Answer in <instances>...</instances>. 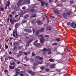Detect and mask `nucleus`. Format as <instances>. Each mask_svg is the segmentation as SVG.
Instances as JSON below:
<instances>
[{
    "instance_id": "16",
    "label": "nucleus",
    "mask_w": 76,
    "mask_h": 76,
    "mask_svg": "<svg viewBox=\"0 0 76 76\" xmlns=\"http://www.w3.org/2000/svg\"><path fill=\"white\" fill-rule=\"evenodd\" d=\"M21 2V1H19V2L17 3V6H22L21 4L20 3Z\"/></svg>"
},
{
    "instance_id": "42",
    "label": "nucleus",
    "mask_w": 76,
    "mask_h": 76,
    "mask_svg": "<svg viewBox=\"0 0 76 76\" xmlns=\"http://www.w3.org/2000/svg\"><path fill=\"white\" fill-rule=\"evenodd\" d=\"M49 65H50V64L47 63V64H46L45 66H46V67H48Z\"/></svg>"
},
{
    "instance_id": "54",
    "label": "nucleus",
    "mask_w": 76,
    "mask_h": 76,
    "mask_svg": "<svg viewBox=\"0 0 76 76\" xmlns=\"http://www.w3.org/2000/svg\"><path fill=\"white\" fill-rule=\"evenodd\" d=\"M23 53L25 56H27L28 55V53L27 52H23Z\"/></svg>"
},
{
    "instance_id": "38",
    "label": "nucleus",
    "mask_w": 76,
    "mask_h": 76,
    "mask_svg": "<svg viewBox=\"0 0 76 76\" xmlns=\"http://www.w3.org/2000/svg\"><path fill=\"white\" fill-rule=\"evenodd\" d=\"M27 22V20H24L22 21V23H26Z\"/></svg>"
},
{
    "instance_id": "13",
    "label": "nucleus",
    "mask_w": 76,
    "mask_h": 76,
    "mask_svg": "<svg viewBox=\"0 0 76 76\" xmlns=\"http://www.w3.org/2000/svg\"><path fill=\"white\" fill-rule=\"evenodd\" d=\"M54 13L56 14V15H58V14L59 13V12L58 11V10H55L54 11Z\"/></svg>"
},
{
    "instance_id": "50",
    "label": "nucleus",
    "mask_w": 76,
    "mask_h": 76,
    "mask_svg": "<svg viewBox=\"0 0 76 76\" xmlns=\"http://www.w3.org/2000/svg\"><path fill=\"white\" fill-rule=\"evenodd\" d=\"M19 1H21V2L20 3L21 4V5H23V2H22V1H23V0H20Z\"/></svg>"
},
{
    "instance_id": "39",
    "label": "nucleus",
    "mask_w": 76,
    "mask_h": 76,
    "mask_svg": "<svg viewBox=\"0 0 76 76\" xmlns=\"http://www.w3.org/2000/svg\"><path fill=\"white\" fill-rule=\"evenodd\" d=\"M29 17V15L27 14L24 16V18H27Z\"/></svg>"
},
{
    "instance_id": "46",
    "label": "nucleus",
    "mask_w": 76,
    "mask_h": 76,
    "mask_svg": "<svg viewBox=\"0 0 76 76\" xmlns=\"http://www.w3.org/2000/svg\"><path fill=\"white\" fill-rule=\"evenodd\" d=\"M66 50L68 52H71V51H72V50H70L69 49H66Z\"/></svg>"
},
{
    "instance_id": "8",
    "label": "nucleus",
    "mask_w": 76,
    "mask_h": 76,
    "mask_svg": "<svg viewBox=\"0 0 76 76\" xmlns=\"http://www.w3.org/2000/svg\"><path fill=\"white\" fill-rule=\"evenodd\" d=\"M40 3H41V5L42 6H43L44 5H45L46 6H48V3L45 2L41 1Z\"/></svg>"
},
{
    "instance_id": "47",
    "label": "nucleus",
    "mask_w": 76,
    "mask_h": 76,
    "mask_svg": "<svg viewBox=\"0 0 76 76\" xmlns=\"http://www.w3.org/2000/svg\"><path fill=\"white\" fill-rule=\"evenodd\" d=\"M57 45V43L55 42V43H53L52 45Z\"/></svg>"
},
{
    "instance_id": "24",
    "label": "nucleus",
    "mask_w": 76,
    "mask_h": 76,
    "mask_svg": "<svg viewBox=\"0 0 76 76\" xmlns=\"http://www.w3.org/2000/svg\"><path fill=\"white\" fill-rule=\"evenodd\" d=\"M49 61H50V62H54V59L53 58H50L49 60Z\"/></svg>"
},
{
    "instance_id": "43",
    "label": "nucleus",
    "mask_w": 76,
    "mask_h": 76,
    "mask_svg": "<svg viewBox=\"0 0 76 76\" xmlns=\"http://www.w3.org/2000/svg\"><path fill=\"white\" fill-rule=\"evenodd\" d=\"M45 67L44 66H43L40 68V69H41V70H44L45 69Z\"/></svg>"
},
{
    "instance_id": "33",
    "label": "nucleus",
    "mask_w": 76,
    "mask_h": 76,
    "mask_svg": "<svg viewBox=\"0 0 76 76\" xmlns=\"http://www.w3.org/2000/svg\"><path fill=\"white\" fill-rule=\"evenodd\" d=\"M16 48H17V46H16V45L14 46L13 47L14 51H15V50H16Z\"/></svg>"
},
{
    "instance_id": "15",
    "label": "nucleus",
    "mask_w": 76,
    "mask_h": 76,
    "mask_svg": "<svg viewBox=\"0 0 76 76\" xmlns=\"http://www.w3.org/2000/svg\"><path fill=\"white\" fill-rule=\"evenodd\" d=\"M38 64V60L35 61V63L34 64V66H37Z\"/></svg>"
},
{
    "instance_id": "30",
    "label": "nucleus",
    "mask_w": 76,
    "mask_h": 76,
    "mask_svg": "<svg viewBox=\"0 0 76 76\" xmlns=\"http://www.w3.org/2000/svg\"><path fill=\"white\" fill-rule=\"evenodd\" d=\"M35 34L36 36H38V30H37V31L35 33Z\"/></svg>"
},
{
    "instance_id": "6",
    "label": "nucleus",
    "mask_w": 76,
    "mask_h": 76,
    "mask_svg": "<svg viewBox=\"0 0 76 76\" xmlns=\"http://www.w3.org/2000/svg\"><path fill=\"white\" fill-rule=\"evenodd\" d=\"M40 42L41 44H43L45 42V38H41L40 39Z\"/></svg>"
},
{
    "instance_id": "2",
    "label": "nucleus",
    "mask_w": 76,
    "mask_h": 76,
    "mask_svg": "<svg viewBox=\"0 0 76 76\" xmlns=\"http://www.w3.org/2000/svg\"><path fill=\"white\" fill-rule=\"evenodd\" d=\"M19 21V20H15V18L13 19L12 18H11L10 20V23L11 25H13L15 23V22H18Z\"/></svg>"
},
{
    "instance_id": "40",
    "label": "nucleus",
    "mask_w": 76,
    "mask_h": 76,
    "mask_svg": "<svg viewBox=\"0 0 76 76\" xmlns=\"http://www.w3.org/2000/svg\"><path fill=\"white\" fill-rule=\"evenodd\" d=\"M4 73H6V72L7 73H9V71L7 69H5L4 71Z\"/></svg>"
},
{
    "instance_id": "62",
    "label": "nucleus",
    "mask_w": 76,
    "mask_h": 76,
    "mask_svg": "<svg viewBox=\"0 0 76 76\" xmlns=\"http://www.w3.org/2000/svg\"><path fill=\"white\" fill-rule=\"evenodd\" d=\"M9 16L10 18H12V17H13V15L12 14H10V15H9Z\"/></svg>"
},
{
    "instance_id": "1",
    "label": "nucleus",
    "mask_w": 76,
    "mask_h": 76,
    "mask_svg": "<svg viewBox=\"0 0 76 76\" xmlns=\"http://www.w3.org/2000/svg\"><path fill=\"white\" fill-rule=\"evenodd\" d=\"M18 25H19V23H16L15 25V30L13 31V37L15 38H18V34L17 33V29L18 28Z\"/></svg>"
},
{
    "instance_id": "53",
    "label": "nucleus",
    "mask_w": 76,
    "mask_h": 76,
    "mask_svg": "<svg viewBox=\"0 0 76 76\" xmlns=\"http://www.w3.org/2000/svg\"><path fill=\"white\" fill-rule=\"evenodd\" d=\"M23 46H20L19 47V50H21L22 48H23Z\"/></svg>"
},
{
    "instance_id": "23",
    "label": "nucleus",
    "mask_w": 76,
    "mask_h": 76,
    "mask_svg": "<svg viewBox=\"0 0 76 76\" xmlns=\"http://www.w3.org/2000/svg\"><path fill=\"white\" fill-rule=\"evenodd\" d=\"M33 40V39H29L28 41L27 42V43H28V44H30V43Z\"/></svg>"
},
{
    "instance_id": "58",
    "label": "nucleus",
    "mask_w": 76,
    "mask_h": 76,
    "mask_svg": "<svg viewBox=\"0 0 76 76\" xmlns=\"http://www.w3.org/2000/svg\"><path fill=\"white\" fill-rule=\"evenodd\" d=\"M29 43L27 42V44L26 45V47H29Z\"/></svg>"
},
{
    "instance_id": "32",
    "label": "nucleus",
    "mask_w": 76,
    "mask_h": 76,
    "mask_svg": "<svg viewBox=\"0 0 76 76\" xmlns=\"http://www.w3.org/2000/svg\"><path fill=\"white\" fill-rule=\"evenodd\" d=\"M42 63H43L42 61H38V64H42Z\"/></svg>"
},
{
    "instance_id": "29",
    "label": "nucleus",
    "mask_w": 76,
    "mask_h": 76,
    "mask_svg": "<svg viewBox=\"0 0 76 76\" xmlns=\"http://www.w3.org/2000/svg\"><path fill=\"white\" fill-rule=\"evenodd\" d=\"M43 59L42 57H39V56H38V60H42Z\"/></svg>"
},
{
    "instance_id": "35",
    "label": "nucleus",
    "mask_w": 76,
    "mask_h": 76,
    "mask_svg": "<svg viewBox=\"0 0 76 76\" xmlns=\"http://www.w3.org/2000/svg\"><path fill=\"white\" fill-rule=\"evenodd\" d=\"M24 59L26 61H28V60H29V59H28V57H27V56H26L24 58Z\"/></svg>"
},
{
    "instance_id": "4",
    "label": "nucleus",
    "mask_w": 76,
    "mask_h": 76,
    "mask_svg": "<svg viewBox=\"0 0 76 76\" xmlns=\"http://www.w3.org/2000/svg\"><path fill=\"white\" fill-rule=\"evenodd\" d=\"M15 70L16 72V75H14V76H18V75H19V73H20L19 71H20V69L18 68H17L15 69Z\"/></svg>"
},
{
    "instance_id": "7",
    "label": "nucleus",
    "mask_w": 76,
    "mask_h": 76,
    "mask_svg": "<svg viewBox=\"0 0 76 76\" xmlns=\"http://www.w3.org/2000/svg\"><path fill=\"white\" fill-rule=\"evenodd\" d=\"M70 26L72 27V28H75V29H76V24H75L74 22H72Z\"/></svg>"
},
{
    "instance_id": "25",
    "label": "nucleus",
    "mask_w": 76,
    "mask_h": 76,
    "mask_svg": "<svg viewBox=\"0 0 76 76\" xmlns=\"http://www.w3.org/2000/svg\"><path fill=\"white\" fill-rule=\"evenodd\" d=\"M44 31V28H42L41 30H40V32H43Z\"/></svg>"
},
{
    "instance_id": "19",
    "label": "nucleus",
    "mask_w": 76,
    "mask_h": 76,
    "mask_svg": "<svg viewBox=\"0 0 76 76\" xmlns=\"http://www.w3.org/2000/svg\"><path fill=\"white\" fill-rule=\"evenodd\" d=\"M8 58H9V59H12V60H13L15 61V62L16 61V60L13 58L12 57L9 56Z\"/></svg>"
},
{
    "instance_id": "12",
    "label": "nucleus",
    "mask_w": 76,
    "mask_h": 76,
    "mask_svg": "<svg viewBox=\"0 0 76 76\" xmlns=\"http://www.w3.org/2000/svg\"><path fill=\"white\" fill-rule=\"evenodd\" d=\"M62 15L64 17V18L67 19V14L66 13H64L62 14Z\"/></svg>"
},
{
    "instance_id": "10",
    "label": "nucleus",
    "mask_w": 76,
    "mask_h": 76,
    "mask_svg": "<svg viewBox=\"0 0 76 76\" xmlns=\"http://www.w3.org/2000/svg\"><path fill=\"white\" fill-rule=\"evenodd\" d=\"M38 41V40H35L33 43L34 45H35L36 47H38V43H37Z\"/></svg>"
},
{
    "instance_id": "11",
    "label": "nucleus",
    "mask_w": 76,
    "mask_h": 76,
    "mask_svg": "<svg viewBox=\"0 0 76 76\" xmlns=\"http://www.w3.org/2000/svg\"><path fill=\"white\" fill-rule=\"evenodd\" d=\"M10 65L13 66H16V64L15 63V61H12V63H10Z\"/></svg>"
},
{
    "instance_id": "3",
    "label": "nucleus",
    "mask_w": 76,
    "mask_h": 76,
    "mask_svg": "<svg viewBox=\"0 0 76 76\" xmlns=\"http://www.w3.org/2000/svg\"><path fill=\"white\" fill-rule=\"evenodd\" d=\"M42 50L43 51H45L46 52H47V51H48V54H50L51 53V50L49 49H47L46 48H43Z\"/></svg>"
},
{
    "instance_id": "45",
    "label": "nucleus",
    "mask_w": 76,
    "mask_h": 76,
    "mask_svg": "<svg viewBox=\"0 0 76 76\" xmlns=\"http://www.w3.org/2000/svg\"><path fill=\"white\" fill-rule=\"evenodd\" d=\"M50 69L49 68H46L45 69V72H47V71H50Z\"/></svg>"
},
{
    "instance_id": "41",
    "label": "nucleus",
    "mask_w": 76,
    "mask_h": 76,
    "mask_svg": "<svg viewBox=\"0 0 76 76\" xmlns=\"http://www.w3.org/2000/svg\"><path fill=\"white\" fill-rule=\"evenodd\" d=\"M7 4L8 7H9V5H10V1H7Z\"/></svg>"
},
{
    "instance_id": "59",
    "label": "nucleus",
    "mask_w": 76,
    "mask_h": 76,
    "mask_svg": "<svg viewBox=\"0 0 76 76\" xmlns=\"http://www.w3.org/2000/svg\"><path fill=\"white\" fill-rule=\"evenodd\" d=\"M27 3L28 4H30V1L28 0H27Z\"/></svg>"
},
{
    "instance_id": "34",
    "label": "nucleus",
    "mask_w": 76,
    "mask_h": 76,
    "mask_svg": "<svg viewBox=\"0 0 76 76\" xmlns=\"http://www.w3.org/2000/svg\"><path fill=\"white\" fill-rule=\"evenodd\" d=\"M35 54L34 53V52H33L31 53V56L32 57H34V56H35Z\"/></svg>"
},
{
    "instance_id": "64",
    "label": "nucleus",
    "mask_w": 76,
    "mask_h": 76,
    "mask_svg": "<svg viewBox=\"0 0 76 76\" xmlns=\"http://www.w3.org/2000/svg\"><path fill=\"white\" fill-rule=\"evenodd\" d=\"M5 61L6 60H8V58L7 57H6L5 58Z\"/></svg>"
},
{
    "instance_id": "20",
    "label": "nucleus",
    "mask_w": 76,
    "mask_h": 76,
    "mask_svg": "<svg viewBox=\"0 0 76 76\" xmlns=\"http://www.w3.org/2000/svg\"><path fill=\"white\" fill-rule=\"evenodd\" d=\"M24 72L23 71H21L20 73V75L21 76H24Z\"/></svg>"
},
{
    "instance_id": "9",
    "label": "nucleus",
    "mask_w": 76,
    "mask_h": 76,
    "mask_svg": "<svg viewBox=\"0 0 76 76\" xmlns=\"http://www.w3.org/2000/svg\"><path fill=\"white\" fill-rule=\"evenodd\" d=\"M24 31L26 32H28V33H31L32 32V30L29 29H24Z\"/></svg>"
},
{
    "instance_id": "56",
    "label": "nucleus",
    "mask_w": 76,
    "mask_h": 76,
    "mask_svg": "<svg viewBox=\"0 0 76 76\" xmlns=\"http://www.w3.org/2000/svg\"><path fill=\"white\" fill-rule=\"evenodd\" d=\"M35 10L34 9H32L31 10V12H33Z\"/></svg>"
},
{
    "instance_id": "49",
    "label": "nucleus",
    "mask_w": 76,
    "mask_h": 76,
    "mask_svg": "<svg viewBox=\"0 0 76 76\" xmlns=\"http://www.w3.org/2000/svg\"><path fill=\"white\" fill-rule=\"evenodd\" d=\"M30 61L31 62V63H34V59H31L30 60Z\"/></svg>"
},
{
    "instance_id": "5",
    "label": "nucleus",
    "mask_w": 76,
    "mask_h": 76,
    "mask_svg": "<svg viewBox=\"0 0 76 76\" xmlns=\"http://www.w3.org/2000/svg\"><path fill=\"white\" fill-rule=\"evenodd\" d=\"M27 72L30 75H31L32 76H34V75H35L36 73L34 72H33L32 71L30 70H28Z\"/></svg>"
},
{
    "instance_id": "63",
    "label": "nucleus",
    "mask_w": 76,
    "mask_h": 76,
    "mask_svg": "<svg viewBox=\"0 0 76 76\" xmlns=\"http://www.w3.org/2000/svg\"><path fill=\"white\" fill-rule=\"evenodd\" d=\"M1 69H2V72H3V70H4V67H2V66H1Z\"/></svg>"
},
{
    "instance_id": "61",
    "label": "nucleus",
    "mask_w": 76,
    "mask_h": 76,
    "mask_svg": "<svg viewBox=\"0 0 76 76\" xmlns=\"http://www.w3.org/2000/svg\"><path fill=\"white\" fill-rule=\"evenodd\" d=\"M39 37H41V38H43V36H42V35H40L39 36Z\"/></svg>"
},
{
    "instance_id": "31",
    "label": "nucleus",
    "mask_w": 76,
    "mask_h": 76,
    "mask_svg": "<svg viewBox=\"0 0 76 76\" xmlns=\"http://www.w3.org/2000/svg\"><path fill=\"white\" fill-rule=\"evenodd\" d=\"M9 21H10V18L8 17L7 20V22L8 23V22H9Z\"/></svg>"
},
{
    "instance_id": "27",
    "label": "nucleus",
    "mask_w": 76,
    "mask_h": 76,
    "mask_svg": "<svg viewBox=\"0 0 76 76\" xmlns=\"http://www.w3.org/2000/svg\"><path fill=\"white\" fill-rule=\"evenodd\" d=\"M69 13L68 12H66V15H68V16H70V15H71V11H69Z\"/></svg>"
},
{
    "instance_id": "44",
    "label": "nucleus",
    "mask_w": 76,
    "mask_h": 76,
    "mask_svg": "<svg viewBox=\"0 0 76 76\" xmlns=\"http://www.w3.org/2000/svg\"><path fill=\"white\" fill-rule=\"evenodd\" d=\"M23 35L24 37H26L27 35H29V34H27L26 33H25L23 34Z\"/></svg>"
},
{
    "instance_id": "21",
    "label": "nucleus",
    "mask_w": 76,
    "mask_h": 76,
    "mask_svg": "<svg viewBox=\"0 0 76 76\" xmlns=\"http://www.w3.org/2000/svg\"><path fill=\"white\" fill-rule=\"evenodd\" d=\"M15 66H11L10 65L9 66V67L10 69H15Z\"/></svg>"
},
{
    "instance_id": "18",
    "label": "nucleus",
    "mask_w": 76,
    "mask_h": 76,
    "mask_svg": "<svg viewBox=\"0 0 76 76\" xmlns=\"http://www.w3.org/2000/svg\"><path fill=\"white\" fill-rule=\"evenodd\" d=\"M31 18H35V17H36V15L33 13L31 14Z\"/></svg>"
},
{
    "instance_id": "55",
    "label": "nucleus",
    "mask_w": 76,
    "mask_h": 76,
    "mask_svg": "<svg viewBox=\"0 0 76 76\" xmlns=\"http://www.w3.org/2000/svg\"><path fill=\"white\" fill-rule=\"evenodd\" d=\"M36 69H37V67L35 66H33V70H35Z\"/></svg>"
},
{
    "instance_id": "22",
    "label": "nucleus",
    "mask_w": 76,
    "mask_h": 76,
    "mask_svg": "<svg viewBox=\"0 0 76 76\" xmlns=\"http://www.w3.org/2000/svg\"><path fill=\"white\" fill-rule=\"evenodd\" d=\"M27 1L28 0H24L23 1V4H25L26 3H27Z\"/></svg>"
},
{
    "instance_id": "36",
    "label": "nucleus",
    "mask_w": 76,
    "mask_h": 76,
    "mask_svg": "<svg viewBox=\"0 0 76 76\" xmlns=\"http://www.w3.org/2000/svg\"><path fill=\"white\" fill-rule=\"evenodd\" d=\"M22 56V54L19 53L17 55V57L19 58L20 56Z\"/></svg>"
},
{
    "instance_id": "52",
    "label": "nucleus",
    "mask_w": 76,
    "mask_h": 76,
    "mask_svg": "<svg viewBox=\"0 0 76 76\" xmlns=\"http://www.w3.org/2000/svg\"><path fill=\"white\" fill-rule=\"evenodd\" d=\"M50 18H52V19H54L55 18V17L54 16H53L52 15H50Z\"/></svg>"
},
{
    "instance_id": "48",
    "label": "nucleus",
    "mask_w": 76,
    "mask_h": 76,
    "mask_svg": "<svg viewBox=\"0 0 76 76\" xmlns=\"http://www.w3.org/2000/svg\"><path fill=\"white\" fill-rule=\"evenodd\" d=\"M63 69H58L57 70V72H61V70H63Z\"/></svg>"
},
{
    "instance_id": "37",
    "label": "nucleus",
    "mask_w": 76,
    "mask_h": 76,
    "mask_svg": "<svg viewBox=\"0 0 76 76\" xmlns=\"http://www.w3.org/2000/svg\"><path fill=\"white\" fill-rule=\"evenodd\" d=\"M56 41H57L58 42L60 41V39L59 38H56Z\"/></svg>"
},
{
    "instance_id": "17",
    "label": "nucleus",
    "mask_w": 76,
    "mask_h": 76,
    "mask_svg": "<svg viewBox=\"0 0 76 76\" xmlns=\"http://www.w3.org/2000/svg\"><path fill=\"white\" fill-rule=\"evenodd\" d=\"M13 45H19V43H18L16 42H15L14 43H13Z\"/></svg>"
},
{
    "instance_id": "14",
    "label": "nucleus",
    "mask_w": 76,
    "mask_h": 76,
    "mask_svg": "<svg viewBox=\"0 0 76 76\" xmlns=\"http://www.w3.org/2000/svg\"><path fill=\"white\" fill-rule=\"evenodd\" d=\"M43 24V23H42V21L38 20V25H42Z\"/></svg>"
},
{
    "instance_id": "51",
    "label": "nucleus",
    "mask_w": 76,
    "mask_h": 76,
    "mask_svg": "<svg viewBox=\"0 0 76 76\" xmlns=\"http://www.w3.org/2000/svg\"><path fill=\"white\" fill-rule=\"evenodd\" d=\"M0 10L1 11H2V12L4 11V8H3L1 7Z\"/></svg>"
},
{
    "instance_id": "26",
    "label": "nucleus",
    "mask_w": 76,
    "mask_h": 76,
    "mask_svg": "<svg viewBox=\"0 0 76 76\" xmlns=\"http://www.w3.org/2000/svg\"><path fill=\"white\" fill-rule=\"evenodd\" d=\"M54 67H55V65L54 64H51L50 66V68H51V69L54 68Z\"/></svg>"
},
{
    "instance_id": "57",
    "label": "nucleus",
    "mask_w": 76,
    "mask_h": 76,
    "mask_svg": "<svg viewBox=\"0 0 76 76\" xmlns=\"http://www.w3.org/2000/svg\"><path fill=\"white\" fill-rule=\"evenodd\" d=\"M5 46L6 49H7L8 48V46L7 45H5Z\"/></svg>"
},
{
    "instance_id": "60",
    "label": "nucleus",
    "mask_w": 76,
    "mask_h": 76,
    "mask_svg": "<svg viewBox=\"0 0 76 76\" xmlns=\"http://www.w3.org/2000/svg\"><path fill=\"white\" fill-rule=\"evenodd\" d=\"M45 38H46V37L49 38V36L48 35H46L45 36Z\"/></svg>"
},
{
    "instance_id": "28",
    "label": "nucleus",
    "mask_w": 76,
    "mask_h": 76,
    "mask_svg": "<svg viewBox=\"0 0 76 76\" xmlns=\"http://www.w3.org/2000/svg\"><path fill=\"white\" fill-rule=\"evenodd\" d=\"M46 29L47 30H51V28H50V26H47L46 28Z\"/></svg>"
}]
</instances>
